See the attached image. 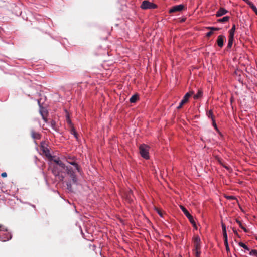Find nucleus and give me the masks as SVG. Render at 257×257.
I'll list each match as a JSON object with an SVG mask.
<instances>
[{"label":"nucleus","instance_id":"cd10ccee","mask_svg":"<svg viewBox=\"0 0 257 257\" xmlns=\"http://www.w3.org/2000/svg\"><path fill=\"white\" fill-rule=\"evenodd\" d=\"M207 115L209 118H211L212 120L214 119L213 115V112L212 110H209L207 113Z\"/></svg>","mask_w":257,"mask_h":257},{"label":"nucleus","instance_id":"412c9836","mask_svg":"<svg viewBox=\"0 0 257 257\" xmlns=\"http://www.w3.org/2000/svg\"><path fill=\"white\" fill-rule=\"evenodd\" d=\"M233 40H234V38L229 37L228 42V44H227V48L230 49L231 48L232 44H233Z\"/></svg>","mask_w":257,"mask_h":257},{"label":"nucleus","instance_id":"a878e982","mask_svg":"<svg viewBox=\"0 0 257 257\" xmlns=\"http://www.w3.org/2000/svg\"><path fill=\"white\" fill-rule=\"evenodd\" d=\"M238 244L240 247L243 248L245 250H248V251L249 250V248L247 247V246L246 245H245L244 243H243V242H240Z\"/></svg>","mask_w":257,"mask_h":257},{"label":"nucleus","instance_id":"9b49d317","mask_svg":"<svg viewBox=\"0 0 257 257\" xmlns=\"http://www.w3.org/2000/svg\"><path fill=\"white\" fill-rule=\"evenodd\" d=\"M224 40H225V37L223 35H219L218 37L217 44L219 47L221 48L223 47Z\"/></svg>","mask_w":257,"mask_h":257},{"label":"nucleus","instance_id":"6ab92c4d","mask_svg":"<svg viewBox=\"0 0 257 257\" xmlns=\"http://www.w3.org/2000/svg\"><path fill=\"white\" fill-rule=\"evenodd\" d=\"M133 192L131 190H130L127 194H126V197H127V199L128 201V202H131V201H133Z\"/></svg>","mask_w":257,"mask_h":257},{"label":"nucleus","instance_id":"7ed1b4c3","mask_svg":"<svg viewBox=\"0 0 257 257\" xmlns=\"http://www.w3.org/2000/svg\"><path fill=\"white\" fill-rule=\"evenodd\" d=\"M193 94H194L193 91H190L189 92L187 93L183 97V99L180 102L179 106L177 107V109H181L182 106L188 101L189 98Z\"/></svg>","mask_w":257,"mask_h":257},{"label":"nucleus","instance_id":"f704fd0d","mask_svg":"<svg viewBox=\"0 0 257 257\" xmlns=\"http://www.w3.org/2000/svg\"><path fill=\"white\" fill-rule=\"evenodd\" d=\"M1 176L3 178L6 177L7 176V174L6 172H3L1 174Z\"/></svg>","mask_w":257,"mask_h":257},{"label":"nucleus","instance_id":"7c9ffc66","mask_svg":"<svg viewBox=\"0 0 257 257\" xmlns=\"http://www.w3.org/2000/svg\"><path fill=\"white\" fill-rule=\"evenodd\" d=\"M224 244L225 246L226 251H229V246H228V241H224Z\"/></svg>","mask_w":257,"mask_h":257},{"label":"nucleus","instance_id":"ea45409f","mask_svg":"<svg viewBox=\"0 0 257 257\" xmlns=\"http://www.w3.org/2000/svg\"><path fill=\"white\" fill-rule=\"evenodd\" d=\"M223 167L226 168V169H229V167H228L227 166H225V165H223Z\"/></svg>","mask_w":257,"mask_h":257},{"label":"nucleus","instance_id":"0eeeda50","mask_svg":"<svg viewBox=\"0 0 257 257\" xmlns=\"http://www.w3.org/2000/svg\"><path fill=\"white\" fill-rule=\"evenodd\" d=\"M64 169L66 171L68 175H69V176L72 178L73 182L74 183H76L77 178L75 175L74 172L72 170V168L70 167L66 166Z\"/></svg>","mask_w":257,"mask_h":257},{"label":"nucleus","instance_id":"bb28decb","mask_svg":"<svg viewBox=\"0 0 257 257\" xmlns=\"http://www.w3.org/2000/svg\"><path fill=\"white\" fill-rule=\"evenodd\" d=\"M71 133L72 134L74 135L76 139H78V134L73 127L71 128Z\"/></svg>","mask_w":257,"mask_h":257},{"label":"nucleus","instance_id":"dca6fc26","mask_svg":"<svg viewBox=\"0 0 257 257\" xmlns=\"http://www.w3.org/2000/svg\"><path fill=\"white\" fill-rule=\"evenodd\" d=\"M40 113L43 119L44 120L45 122H47V119L46 118V116L47 115V112L45 110V109L44 108H41L40 110Z\"/></svg>","mask_w":257,"mask_h":257},{"label":"nucleus","instance_id":"6e6552de","mask_svg":"<svg viewBox=\"0 0 257 257\" xmlns=\"http://www.w3.org/2000/svg\"><path fill=\"white\" fill-rule=\"evenodd\" d=\"M186 10L187 7L184 5H176L173 7H172L169 11V13H173L176 12H180L182 11L183 10Z\"/></svg>","mask_w":257,"mask_h":257},{"label":"nucleus","instance_id":"5701e85b","mask_svg":"<svg viewBox=\"0 0 257 257\" xmlns=\"http://www.w3.org/2000/svg\"><path fill=\"white\" fill-rule=\"evenodd\" d=\"M230 17L229 16H225L221 19L218 20V22L220 23H225L229 20Z\"/></svg>","mask_w":257,"mask_h":257},{"label":"nucleus","instance_id":"aec40b11","mask_svg":"<svg viewBox=\"0 0 257 257\" xmlns=\"http://www.w3.org/2000/svg\"><path fill=\"white\" fill-rule=\"evenodd\" d=\"M235 31V25L234 24V25H233L231 29L229 30V37L234 38Z\"/></svg>","mask_w":257,"mask_h":257},{"label":"nucleus","instance_id":"393cba45","mask_svg":"<svg viewBox=\"0 0 257 257\" xmlns=\"http://www.w3.org/2000/svg\"><path fill=\"white\" fill-rule=\"evenodd\" d=\"M201 249H198L197 250L193 249L194 254L196 257H200L201 254Z\"/></svg>","mask_w":257,"mask_h":257},{"label":"nucleus","instance_id":"423d86ee","mask_svg":"<svg viewBox=\"0 0 257 257\" xmlns=\"http://www.w3.org/2000/svg\"><path fill=\"white\" fill-rule=\"evenodd\" d=\"M64 169L61 168L59 166L54 165L52 169V173L55 176H58L60 180H63L64 177L62 175L60 176V173L63 171Z\"/></svg>","mask_w":257,"mask_h":257},{"label":"nucleus","instance_id":"f3484780","mask_svg":"<svg viewBox=\"0 0 257 257\" xmlns=\"http://www.w3.org/2000/svg\"><path fill=\"white\" fill-rule=\"evenodd\" d=\"M139 99V95L137 94L133 95L130 99L131 103H135Z\"/></svg>","mask_w":257,"mask_h":257},{"label":"nucleus","instance_id":"f03ea898","mask_svg":"<svg viewBox=\"0 0 257 257\" xmlns=\"http://www.w3.org/2000/svg\"><path fill=\"white\" fill-rule=\"evenodd\" d=\"M180 208L182 211L183 212L184 214L186 216V217L189 219L190 223L192 224L193 226L197 229V226L196 223L194 220L193 217L189 213L188 210L183 206H180Z\"/></svg>","mask_w":257,"mask_h":257},{"label":"nucleus","instance_id":"f8f14e48","mask_svg":"<svg viewBox=\"0 0 257 257\" xmlns=\"http://www.w3.org/2000/svg\"><path fill=\"white\" fill-rule=\"evenodd\" d=\"M228 11L224 9L223 8H220L219 10L216 12V16L217 17H221L225 14H226Z\"/></svg>","mask_w":257,"mask_h":257},{"label":"nucleus","instance_id":"4be33fe9","mask_svg":"<svg viewBox=\"0 0 257 257\" xmlns=\"http://www.w3.org/2000/svg\"><path fill=\"white\" fill-rule=\"evenodd\" d=\"M236 222H237V223L238 224V225H239L240 227L242 229L244 232H248V230L246 228H245L242 224L241 221L238 219H236Z\"/></svg>","mask_w":257,"mask_h":257},{"label":"nucleus","instance_id":"b1692460","mask_svg":"<svg viewBox=\"0 0 257 257\" xmlns=\"http://www.w3.org/2000/svg\"><path fill=\"white\" fill-rule=\"evenodd\" d=\"M249 6L251 8V9L254 11V12L257 15V8L256 6L253 4V3L251 2L249 4Z\"/></svg>","mask_w":257,"mask_h":257},{"label":"nucleus","instance_id":"4468645a","mask_svg":"<svg viewBox=\"0 0 257 257\" xmlns=\"http://www.w3.org/2000/svg\"><path fill=\"white\" fill-rule=\"evenodd\" d=\"M31 136L34 139H40L41 138V135L35 132L34 130H31Z\"/></svg>","mask_w":257,"mask_h":257},{"label":"nucleus","instance_id":"c756f323","mask_svg":"<svg viewBox=\"0 0 257 257\" xmlns=\"http://www.w3.org/2000/svg\"><path fill=\"white\" fill-rule=\"evenodd\" d=\"M156 210L157 211V212L158 213V214L162 217H163V211L160 210V209L159 208H156Z\"/></svg>","mask_w":257,"mask_h":257},{"label":"nucleus","instance_id":"1a4fd4ad","mask_svg":"<svg viewBox=\"0 0 257 257\" xmlns=\"http://www.w3.org/2000/svg\"><path fill=\"white\" fill-rule=\"evenodd\" d=\"M194 249H201V240L198 235H196L193 238Z\"/></svg>","mask_w":257,"mask_h":257},{"label":"nucleus","instance_id":"c9c22d12","mask_svg":"<svg viewBox=\"0 0 257 257\" xmlns=\"http://www.w3.org/2000/svg\"><path fill=\"white\" fill-rule=\"evenodd\" d=\"M67 122L70 125H71V121L69 118V117L68 116L66 119Z\"/></svg>","mask_w":257,"mask_h":257},{"label":"nucleus","instance_id":"c85d7f7f","mask_svg":"<svg viewBox=\"0 0 257 257\" xmlns=\"http://www.w3.org/2000/svg\"><path fill=\"white\" fill-rule=\"evenodd\" d=\"M249 254L250 255H254L257 256V250L255 249L251 250L249 252Z\"/></svg>","mask_w":257,"mask_h":257},{"label":"nucleus","instance_id":"473e14b6","mask_svg":"<svg viewBox=\"0 0 257 257\" xmlns=\"http://www.w3.org/2000/svg\"><path fill=\"white\" fill-rule=\"evenodd\" d=\"M213 33V31H210L207 33L206 36L208 37H209L212 35Z\"/></svg>","mask_w":257,"mask_h":257},{"label":"nucleus","instance_id":"4c0bfd02","mask_svg":"<svg viewBox=\"0 0 257 257\" xmlns=\"http://www.w3.org/2000/svg\"><path fill=\"white\" fill-rule=\"evenodd\" d=\"M228 198L229 199H235V197H234V196H229L228 197Z\"/></svg>","mask_w":257,"mask_h":257},{"label":"nucleus","instance_id":"9d476101","mask_svg":"<svg viewBox=\"0 0 257 257\" xmlns=\"http://www.w3.org/2000/svg\"><path fill=\"white\" fill-rule=\"evenodd\" d=\"M74 159H75V158L73 157H69L68 158L67 162L69 164L74 166L76 168V169L77 170V171L80 172V168L79 166V165L77 164V163H76L74 161H73V160H74Z\"/></svg>","mask_w":257,"mask_h":257},{"label":"nucleus","instance_id":"e433bc0d","mask_svg":"<svg viewBox=\"0 0 257 257\" xmlns=\"http://www.w3.org/2000/svg\"><path fill=\"white\" fill-rule=\"evenodd\" d=\"M233 231L234 232V233L237 236L239 237V235L236 231V230L234 229V228H233Z\"/></svg>","mask_w":257,"mask_h":257},{"label":"nucleus","instance_id":"20e7f679","mask_svg":"<svg viewBox=\"0 0 257 257\" xmlns=\"http://www.w3.org/2000/svg\"><path fill=\"white\" fill-rule=\"evenodd\" d=\"M12 238L11 234L8 232L7 230H0V240L2 241H6Z\"/></svg>","mask_w":257,"mask_h":257},{"label":"nucleus","instance_id":"a211bd4d","mask_svg":"<svg viewBox=\"0 0 257 257\" xmlns=\"http://www.w3.org/2000/svg\"><path fill=\"white\" fill-rule=\"evenodd\" d=\"M202 91L201 89H198V92L196 94L194 95V98L195 99H198L202 96Z\"/></svg>","mask_w":257,"mask_h":257},{"label":"nucleus","instance_id":"ddd939ff","mask_svg":"<svg viewBox=\"0 0 257 257\" xmlns=\"http://www.w3.org/2000/svg\"><path fill=\"white\" fill-rule=\"evenodd\" d=\"M221 226H222V232H223L224 241H228L226 226H225L224 223H223V222H221Z\"/></svg>","mask_w":257,"mask_h":257},{"label":"nucleus","instance_id":"f257e3e1","mask_svg":"<svg viewBox=\"0 0 257 257\" xmlns=\"http://www.w3.org/2000/svg\"><path fill=\"white\" fill-rule=\"evenodd\" d=\"M149 146L145 144L141 145L139 147L140 153L141 156L146 159L149 158Z\"/></svg>","mask_w":257,"mask_h":257},{"label":"nucleus","instance_id":"2eb2a0df","mask_svg":"<svg viewBox=\"0 0 257 257\" xmlns=\"http://www.w3.org/2000/svg\"><path fill=\"white\" fill-rule=\"evenodd\" d=\"M53 161L56 164V165L59 166L62 169L65 168V165L59 158L54 159Z\"/></svg>","mask_w":257,"mask_h":257},{"label":"nucleus","instance_id":"58836bf2","mask_svg":"<svg viewBox=\"0 0 257 257\" xmlns=\"http://www.w3.org/2000/svg\"><path fill=\"white\" fill-rule=\"evenodd\" d=\"M43 151L46 153V152H49V150L47 148H46L43 149Z\"/></svg>","mask_w":257,"mask_h":257},{"label":"nucleus","instance_id":"2f4dec72","mask_svg":"<svg viewBox=\"0 0 257 257\" xmlns=\"http://www.w3.org/2000/svg\"><path fill=\"white\" fill-rule=\"evenodd\" d=\"M209 29H211V30L212 31H218L219 30H220V28H215V27H209L208 28Z\"/></svg>","mask_w":257,"mask_h":257},{"label":"nucleus","instance_id":"39448f33","mask_svg":"<svg viewBox=\"0 0 257 257\" xmlns=\"http://www.w3.org/2000/svg\"><path fill=\"white\" fill-rule=\"evenodd\" d=\"M142 9H153L157 8V6L151 2L148 1H144L141 6Z\"/></svg>","mask_w":257,"mask_h":257},{"label":"nucleus","instance_id":"72a5a7b5","mask_svg":"<svg viewBox=\"0 0 257 257\" xmlns=\"http://www.w3.org/2000/svg\"><path fill=\"white\" fill-rule=\"evenodd\" d=\"M212 120L213 125L214 126V127H215V128H216V129H217V125H216V123H215V120H214V119H213V120Z\"/></svg>","mask_w":257,"mask_h":257}]
</instances>
